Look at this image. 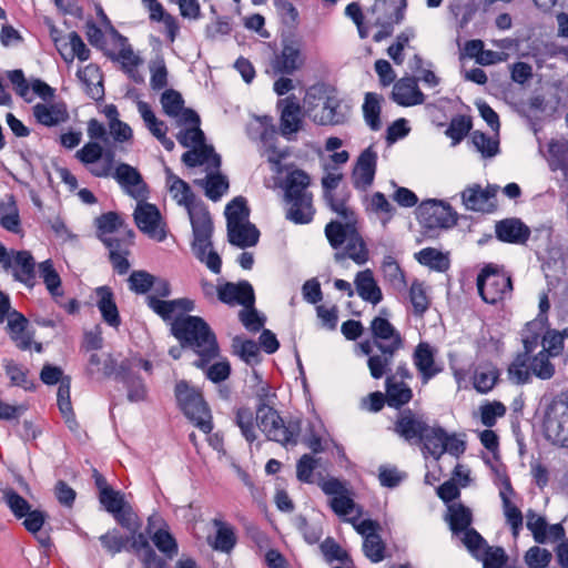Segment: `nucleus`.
Returning a JSON list of instances; mask_svg holds the SVG:
<instances>
[{
	"mask_svg": "<svg viewBox=\"0 0 568 568\" xmlns=\"http://www.w3.org/2000/svg\"><path fill=\"white\" fill-rule=\"evenodd\" d=\"M77 75L84 87L85 94L94 100L101 101L104 98L103 74L98 64L90 63L79 69Z\"/></svg>",
	"mask_w": 568,
	"mask_h": 568,
	"instance_id": "c756f323",
	"label": "nucleus"
},
{
	"mask_svg": "<svg viewBox=\"0 0 568 568\" xmlns=\"http://www.w3.org/2000/svg\"><path fill=\"white\" fill-rule=\"evenodd\" d=\"M447 433L442 427L427 426V430L423 433L418 440L424 455H430L435 459H439L446 453L445 442Z\"/></svg>",
	"mask_w": 568,
	"mask_h": 568,
	"instance_id": "c9c22d12",
	"label": "nucleus"
},
{
	"mask_svg": "<svg viewBox=\"0 0 568 568\" xmlns=\"http://www.w3.org/2000/svg\"><path fill=\"white\" fill-rule=\"evenodd\" d=\"M406 0H375L369 9L373 24L378 31L373 36L375 42H381L394 33V27L405 18Z\"/></svg>",
	"mask_w": 568,
	"mask_h": 568,
	"instance_id": "9b49d317",
	"label": "nucleus"
},
{
	"mask_svg": "<svg viewBox=\"0 0 568 568\" xmlns=\"http://www.w3.org/2000/svg\"><path fill=\"white\" fill-rule=\"evenodd\" d=\"M174 397L178 408L195 427L204 434L213 430L211 408L200 387L185 379L178 381L174 385Z\"/></svg>",
	"mask_w": 568,
	"mask_h": 568,
	"instance_id": "0eeeda50",
	"label": "nucleus"
},
{
	"mask_svg": "<svg viewBox=\"0 0 568 568\" xmlns=\"http://www.w3.org/2000/svg\"><path fill=\"white\" fill-rule=\"evenodd\" d=\"M527 528L531 531L532 537L538 544H546L548 541V523L545 517L536 514L529 509L527 511Z\"/></svg>",
	"mask_w": 568,
	"mask_h": 568,
	"instance_id": "0e129e2a",
	"label": "nucleus"
},
{
	"mask_svg": "<svg viewBox=\"0 0 568 568\" xmlns=\"http://www.w3.org/2000/svg\"><path fill=\"white\" fill-rule=\"evenodd\" d=\"M476 286L483 302L496 307H503L514 292L510 272L496 263L484 264L477 274Z\"/></svg>",
	"mask_w": 568,
	"mask_h": 568,
	"instance_id": "423d86ee",
	"label": "nucleus"
},
{
	"mask_svg": "<svg viewBox=\"0 0 568 568\" xmlns=\"http://www.w3.org/2000/svg\"><path fill=\"white\" fill-rule=\"evenodd\" d=\"M417 260L420 264L429 266L439 272H444L449 267L448 257L434 247L423 248L417 253Z\"/></svg>",
	"mask_w": 568,
	"mask_h": 568,
	"instance_id": "5fc2aeb1",
	"label": "nucleus"
},
{
	"mask_svg": "<svg viewBox=\"0 0 568 568\" xmlns=\"http://www.w3.org/2000/svg\"><path fill=\"white\" fill-rule=\"evenodd\" d=\"M171 333L182 347H190L197 354L195 366H204L220 355V346L215 333L200 316L185 315L171 323Z\"/></svg>",
	"mask_w": 568,
	"mask_h": 568,
	"instance_id": "20e7f679",
	"label": "nucleus"
},
{
	"mask_svg": "<svg viewBox=\"0 0 568 568\" xmlns=\"http://www.w3.org/2000/svg\"><path fill=\"white\" fill-rule=\"evenodd\" d=\"M423 234L429 239L437 237L443 230L457 224L458 215L452 206L439 200H425L418 207Z\"/></svg>",
	"mask_w": 568,
	"mask_h": 568,
	"instance_id": "1a4fd4ad",
	"label": "nucleus"
},
{
	"mask_svg": "<svg viewBox=\"0 0 568 568\" xmlns=\"http://www.w3.org/2000/svg\"><path fill=\"white\" fill-rule=\"evenodd\" d=\"M131 245H133V243H114L112 246H105L109 250V258L113 268L119 274H125L130 268L128 255Z\"/></svg>",
	"mask_w": 568,
	"mask_h": 568,
	"instance_id": "864d4df0",
	"label": "nucleus"
},
{
	"mask_svg": "<svg viewBox=\"0 0 568 568\" xmlns=\"http://www.w3.org/2000/svg\"><path fill=\"white\" fill-rule=\"evenodd\" d=\"M473 129V119L468 114H458L454 116L445 134L452 140L453 145L460 143Z\"/></svg>",
	"mask_w": 568,
	"mask_h": 568,
	"instance_id": "49530a36",
	"label": "nucleus"
},
{
	"mask_svg": "<svg viewBox=\"0 0 568 568\" xmlns=\"http://www.w3.org/2000/svg\"><path fill=\"white\" fill-rule=\"evenodd\" d=\"M508 376L517 385H524L531 379L530 357L518 353L508 365Z\"/></svg>",
	"mask_w": 568,
	"mask_h": 568,
	"instance_id": "37998d69",
	"label": "nucleus"
},
{
	"mask_svg": "<svg viewBox=\"0 0 568 568\" xmlns=\"http://www.w3.org/2000/svg\"><path fill=\"white\" fill-rule=\"evenodd\" d=\"M212 361H207L204 366H196L205 373V376L211 382L219 384L226 381L231 375V365L227 359H223L211 364Z\"/></svg>",
	"mask_w": 568,
	"mask_h": 568,
	"instance_id": "69168bd1",
	"label": "nucleus"
},
{
	"mask_svg": "<svg viewBox=\"0 0 568 568\" xmlns=\"http://www.w3.org/2000/svg\"><path fill=\"white\" fill-rule=\"evenodd\" d=\"M495 233L501 242L525 244L530 236V229L520 219L508 217L496 223Z\"/></svg>",
	"mask_w": 568,
	"mask_h": 568,
	"instance_id": "bb28decb",
	"label": "nucleus"
},
{
	"mask_svg": "<svg viewBox=\"0 0 568 568\" xmlns=\"http://www.w3.org/2000/svg\"><path fill=\"white\" fill-rule=\"evenodd\" d=\"M363 549L365 556L373 562H379L386 557V545L378 534H367Z\"/></svg>",
	"mask_w": 568,
	"mask_h": 568,
	"instance_id": "bf43d9fd",
	"label": "nucleus"
},
{
	"mask_svg": "<svg viewBox=\"0 0 568 568\" xmlns=\"http://www.w3.org/2000/svg\"><path fill=\"white\" fill-rule=\"evenodd\" d=\"M199 183L203 185L205 195L214 202L219 201L230 186L227 178L220 172L209 173L205 180Z\"/></svg>",
	"mask_w": 568,
	"mask_h": 568,
	"instance_id": "de8ad7c7",
	"label": "nucleus"
},
{
	"mask_svg": "<svg viewBox=\"0 0 568 568\" xmlns=\"http://www.w3.org/2000/svg\"><path fill=\"white\" fill-rule=\"evenodd\" d=\"M552 559L551 552L539 546L530 547L525 554V562L529 568H546Z\"/></svg>",
	"mask_w": 568,
	"mask_h": 568,
	"instance_id": "774afa93",
	"label": "nucleus"
},
{
	"mask_svg": "<svg viewBox=\"0 0 568 568\" xmlns=\"http://www.w3.org/2000/svg\"><path fill=\"white\" fill-rule=\"evenodd\" d=\"M113 176L132 197L136 200L145 197L148 187L141 173L135 168L126 163H120L115 168Z\"/></svg>",
	"mask_w": 568,
	"mask_h": 568,
	"instance_id": "b1692460",
	"label": "nucleus"
},
{
	"mask_svg": "<svg viewBox=\"0 0 568 568\" xmlns=\"http://www.w3.org/2000/svg\"><path fill=\"white\" fill-rule=\"evenodd\" d=\"M355 290L362 300L377 305L383 300V292L378 286L372 270L359 271L355 276Z\"/></svg>",
	"mask_w": 568,
	"mask_h": 568,
	"instance_id": "f704fd0d",
	"label": "nucleus"
},
{
	"mask_svg": "<svg viewBox=\"0 0 568 568\" xmlns=\"http://www.w3.org/2000/svg\"><path fill=\"white\" fill-rule=\"evenodd\" d=\"M180 122L189 125V128L181 130L176 134V139L181 145L189 148L191 145L205 143V134L200 126L201 119L196 111L193 109H185Z\"/></svg>",
	"mask_w": 568,
	"mask_h": 568,
	"instance_id": "cd10ccee",
	"label": "nucleus"
},
{
	"mask_svg": "<svg viewBox=\"0 0 568 568\" xmlns=\"http://www.w3.org/2000/svg\"><path fill=\"white\" fill-rule=\"evenodd\" d=\"M161 104L166 115L171 118H182L184 108V100L182 94L174 89H166L161 95Z\"/></svg>",
	"mask_w": 568,
	"mask_h": 568,
	"instance_id": "3c124183",
	"label": "nucleus"
},
{
	"mask_svg": "<svg viewBox=\"0 0 568 568\" xmlns=\"http://www.w3.org/2000/svg\"><path fill=\"white\" fill-rule=\"evenodd\" d=\"M413 361L424 383L440 372V368L435 363L434 348L426 342H420L415 347Z\"/></svg>",
	"mask_w": 568,
	"mask_h": 568,
	"instance_id": "7c9ffc66",
	"label": "nucleus"
},
{
	"mask_svg": "<svg viewBox=\"0 0 568 568\" xmlns=\"http://www.w3.org/2000/svg\"><path fill=\"white\" fill-rule=\"evenodd\" d=\"M217 298L227 305H247L255 303L253 286L247 281L225 282L216 287Z\"/></svg>",
	"mask_w": 568,
	"mask_h": 568,
	"instance_id": "5701e85b",
	"label": "nucleus"
},
{
	"mask_svg": "<svg viewBox=\"0 0 568 568\" xmlns=\"http://www.w3.org/2000/svg\"><path fill=\"white\" fill-rule=\"evenodd\" d=\"M499 187L497 185L488 184L483 189L479 184L467 186L462 192V201L467 210L474 212H493L495 204L493 200L496 197Z\"/></svg>",
	"mask_w": 568,
	"mask_h": 568,
	"instance_id": "aec40b11",
	"label": "nucleus"
},
{
	"mask_svg": "<svg viewBox=\"0 0 568 568\" xmlns=\"http://www.w3.org/2000/svg\"><path fill=\"white\" fill-rule=\"evenodd\" d=\"M447 521L454 535H459L470 528L473 523L471 510L464 504H453L448 507Z\"/></svg>",
	"mask_w": 568,
	"mask_h": 568,
	"instance_id": "a19ab883",
	"label": "nucleus"
},
{
	"mask_svg": "<svg viewBox=\"0 0 568 568\" xmlns=\"http://www.w3.org/2000/svg\"><path fill=\"white\" fill-rule=\"evenodd\" d=\"M385 394L387 405L392 408L403 410L402 408L413 399V390L403 381L396 379V375H387L385 379Z\"/></svg>",
	"mask_w": 568,
	"mask_h": 568,
	"instance_id": "72a5a7b5",
	"label": "nucleus"
},
{
	"mask_svg": "<svg viewBox=\"0 0 568 568\" xmlns=\"http://www.w3.org/2000/svg\"><path fill=\"white\" fill-rule=\"evenodd\" d=\"M146 304L155 314L166 322H173L176 317L185 316L194 308V302L186 297L164 301L156 296L148 295Z\"/></svg>",
	"mask_w": 568,
	"mask_h": 568,
	"instance_id": "412c9836",
	"label": "nucleus"
},
{
	"mask_svg": "<svg viewBox=\"0 0 568 568\" xmlns=\"http://www.w3.org/2000/svg\"><path fill=\"white\" fill-rule=\"evenodd\" d=\"M95 294L98 296L97 306L103 321L112 327H119L121 324V317L112 288L106 285L100 286L95 288Z\"/></svg>",
	"mask_w": 568,
	"mask_h": 568,
	"instance_id": "e433bc0d",
	"label": "nucleus"
},
{
	"mask_svg": "<svg viewBox=\"0 0 568 568\" xmlns=\"http://www.w3.org/2000/svg\"><path fill=\"white\" fill-rule=\"evenodd\" d=\"M225 216L227 225L248 221L250 209L246 199L243 196L234 197L225 207Z\"/></svg>",
	"mask_w": 568,
	"mask_h": 568,
	"instance_id": "052dcab7",
	"label": "nucleus"
},
{
	"mask_svg": "<svg viewBox=\"0 0 568 568\" xmlns=\"http://www.w3.org/2000/svg\"><path fill=\"white\" fill-rule=\"evenodd\" d=\"M550 355L542 349L536 355L530 356L531 376L542 381L550 379L556 373L555 365L550 362Z\"/></svg>",
	"mask_w": 568,
	"mask_h": 568,
	"instance_id": "8fccbe9b",
	"label": "nucleus"
},
{
	"mask_svg": "<svg viewBox=\"0 0 568 568\" xmlns=\"http://www.w3.org/2000/svg\"><path fill=\"white\" fill-rule=\"evenodd\" d=\"M544 426L555 444L568 448V390L554 396L547 404Z\"/></svg>",
	"mask_w": 568,
	"mask_h": 568,
	"instance_id": "9d476101",
	"label": "nucleus"
},
{
	"mask_svg": "<svg viewBox=\"0 0 568 568\" xmlns=\"http://www.w3.org/2000/svg\"><path fill=\"white\" fill-rule=\"evenodd\" d=\"M4 371L11 385L27 392H34L37 389L38 385L31 377L30 369L27 366L10 359L4 364Z\"/></svg>",
	"mask_w": 568,
	"mask_h": 568,
	"instance_id": "ea45409f",
	"label": "nucleus"
},
{
	"mask_svg": "<svg viewBox=\"0 0 568 568\" xmlns=\"http://www.w3.org/2000/svg\"><path fill=\"white\" fill-rule=\"evenodd\" d=\"M256 420L267 439L283 446L297 444L302 430L300 418H291L285 422L273 406L263 400L256 406Z\"/></svg>",
	"mask_w": 568,
	"mask_h": 568,
	"instance_id": "6e6552de",
	"label": "nucleus"
},
{
	"mask_svg": "<svg viewBox=\"0 0 568 568\" xmlns=\"http://www.w3.org/2000/svg\"><path fill=\"white\" fill-rule=\"evenodd\" d=\"M377 168V153L373 146L361 152L352 169L351 179L355 189L367 191L375 179Z\"/></svg>",
	"mask_w": 568,
	"mask_h": 568,
	"instance_id": "a211bd4d",
	"label": "nucleus"
},
{
	"mask_svg": "<svg viewBox=\"0 0 568 568\" xmlns=\"http://www.w3.org/2000/svg\"><path fill=\"white\" fill-rule=\"evenodd\" d=\"M168 184L173 197L180 205H183L190 217L193 232L192 245L197 250V255L202 258L212 246L211 236L213 233V222L207 207L196 196L190 185L178 175L170 174Z\"/></svg>",
	"mask_w": 568,
	"mask_h": 568,
	"instance_id": "7ed1b4c3",
	"label": "nucleus"
},
{
	"mask_svg": "<svg viewBox=\"0 0 568 568\" xmlns=\"http://www.w3.org/2000/svg\"><path fill=\"white\" fill-rule=\"evenodd\" d=\"M121 42V49L116 54V60L121 61L122 69L126 73L135 71L140 64V58L134 53L132 47L128 43V39L121 34L118 36Z\"/></svg>",
	"mask_w": 568,
	"mask_h": 568,
	"instance_id": "338daca9",
	"label": "nucleus"
},
{
	"mask_svg": "<svg viewBox=\"0 0 568 568\" xmlns=\"http://www.w3.org/2000/svg\"><path fill=\"white\" fill-rule=\"evenodd\" d=\"M369 334L371 338L358 343V349L367 356L371 376L379 379L389 375V366L396 354L404 348L405 339L400 332L383 316H375L371 321ZM393 375H396V379L403 381V383L413 377L405 363L399 364Z\"/></svg>",
	"mask_w": 568,
	"mask_h": 568,
	"instance_id": "f257e3e1",
	"label": "nucleus"
},
{
	"mask_svg": "<svg viewBox=\"0 0 568 568\" xmlns=\"http://www.w3.org/2000/svg\"><path fill=\"white\" fill-rule=\"evenodd\" d=\"M32 114L38 124L47 128L58 126L69 121L70 114L64 102L37 103Z\"/></svg>",
	"mask_w": 568,
	"mask_h": 568,
	"instance_id": "a878e982",
	"label": "nucleus"
},
{
	"mask_svg": "<svg viewBox=\"0 0 568 568\" xmlns=\"http://www.w3.org/2000/svg\"><path fill=\"white\" fill-rule=\"evenodd\" d=\"M409 300L416 315H423L429 307L430 301L422 282L414 280L409 287Z\"/></svg>",
	"mask_w": 568,
	"mask_h": 568,
	"instance_id": "e2e57ef3",
	"label": "nucleus"
},
{
	"mask_svg": "<svg viewBox=\"0 0 568 568\" xmlns=\"http://www.w3.org/2000/svg\"><path fill=\"white\" fill-rule=\"evenodd\" d=\"M75 158L87 168L95 178H108L112 174L115 163V154L111 149L104 150L103 146L90 141L75 152Z\"/></svg>",
	"mask_w": 568,
	"mask_h": 568,
	"instance_id": "ddd939ff",
	"label": "nucleus"
},
{
	"mask_svg": "<svg viewBox=\"0 0 568 568\" xmlns=\"http://www.w3.org/2000/svg\"><path fill=\"white\" fill-rule=\"evenodd\" d=\"M500 375V369L494 363H480L471 373V385L477 393L488 394L499 384Z\"/></svg>",
	"mask_w": 568,
	"mask_h": 568,
	"instance_id": "c85d7f7f",
	"label": "nucleus"
},
{
	"mask_svg": "<svg viewBox=\"0 0 568 568\" xmlns=\"http://www.w3.org/2000/svg\"><path fill=\"white\" fill-rule=\"evenodd\" d=\"M39 272L49 293L53 297L60 295L61 293L59 290L61 287V277L57 272L52 260L49 258L41 262L39 264Z\"/></svg>",
	"mask_w": 568,
	"mask_h": 568,
	"instance_id": "6e6d98bb",
	"label": "nucleus"
},
{
	"mask_svg": "<svg viewBox=\"0 0 568 568\" xmlns=\"http://www.w3.org/2000/svg\"><path fill=\"white\" fill-rule=\"evenodd\" d=\"M305 62L303 54V47L300 41L290 40L284 43L282 51L276 54L273 68L276 72L282 74H294L300 70Z\"/></svg>",
	"mask_w": 568,
	"mask_h": 568,
	"instance_id": "4be33fe9",
	"label": "nucleus"
},
{
	"mask_svg": "<svg viewBox=\"0 0 568 568\" xmlns=\"http://www.w3.org/2000/svg\"><path fill=\"white\" fill-rule=\"evenodd\" d=\"M363 112L366 123L374 131L381 128V100L378 94L368 92L365 94Z\"/></svg>",
	"mask_w": 568,
	"mask_h": 568,
	"instance_id": "603ef678",
	"label": "nucleus"
},
{
	"mask_svg": "<svg viewBox=\"0 0 568 568\" xmlns=\"http://www.w3.org/2000/svg\"><path fill=\"white\" fill-rule=\"evenodd\" d=\"M471 142L484 158H493L499 152V141L481 131L473 132Z\"/></svg>",
	"mask_w": 568,
	"mask_h": 568,
	"instance_id": "680f3d73",
	"label": "nucleus"
},
{
	"mask_svg": "<svg viewBox=\"0 0 568 568\" xmlns=\"http://www.w3.org/2000/svg\"><path fill=\"white\" fill-rule=\"evenodd\" d=\"M234 414V422L240 427L242 435L248 443H253L257 438L255 432L256 415L250 407L245 406L237 407Z\"/></svg>",
	"mask_w": 568,
	"mask_h": 568,
	"instance_id": "c03bdc74",
	"label": "nucleus"
},
{
	"mask_svg": "<svg viewBox=\"0 0 568 568\" xmlns=\"http://www.w3.org/2000/svg\"><path fill=\"white\" fill-rule=\"evenodd\" d=\"M7 317H9V335L17 347L21 351L30 349L32 347V333L28 331L27 317L18 311L9 312Z\"/></svg>",
	"mask_w": 568,
	"mask_h": 568,
	"instance_id": "473e14b6",
	"label": "nucleus"
},
{
	"mask_svg": "<svg viewBox=\"0 0 568 568\" xmlns=\"http://www.w3.org/2000/svg\"><path fill=\"white\" fill-rule=\"evenodd\" d=\"M70 385L71 378L70 376H65L62 383L59 385L57 393V404L65 422H69L74 418L70 395Z\"/></svg>",
	"mask_w": 568,
	"mask_h": 568,
	"instance_id": "4d7b16f0",
	"label": "nucleus"
},
{
	"mask_svg": "<svg viewBox=\"0 0 568 568\" xmlns=\"http://www.w3.org/2000/svg\"><path fill=\"white\" fill-rule=\"evenodd\" d=\"M193 150L186 151L182 155V161L190 168L202 165L210 158L213 160V165L219 168L221 165V158L214 152V148L207 144H196Z\"/></svg>",
	"mask_w": 568,
	"mask_h": 568,
	"instance_id": "79ce46f5",
	"label": "nucleus"
},
{
	"mask_svg": "<svg viewBox=\"0 0 568 568\" xmlns=\"http://www.w3.org/2000/svg\"><path fill=\"white\" fill-rule=\"evenodd\" d=\"M13 276L17 281L28 287H33L37 283L36 261L29 251H18L12 257Z\"/></svg>",
	"mask_w": 568,
	"mask_h": 568,
	"instance_id": "2f4dec72",
	"label": "nucleus"
},
{
	"mask_svg": "<svg viewBox=\"0 0 568 568\" xmlns=\"http://www.w3.org/2000/svg\"><path fill=\"white\" fill-rule=\"evenodd\" d=\"M480 422L484 426L491 428L497 419L507 413V407L499 400L487 402L479 407Z\"/></svg>",
	"mask_w": 568,
	"mask_h": 568,
	"instance_id": "13d9d810",
	"label": "nucleus"
},
{
	"mask_svg": "<svg viewBox=\"0 0 568 568\" xmlns=\"http://www.w3.org/2000/svg\"><path fill=\"white\" fill-rule=\"evenodd\" d=\"M321 488L324 494L332 496L329 507L336 515L347 516L353 513L355 501L344 481L331 477L321 484Z\"/></svg>",
	"mask_w": 568,
	"mask_h": 568,
	"instance_id": "6ab92c4d",
	"label": "nucleus"
},
{
	"mask_svg": "<svg viewBox=\"0 0 568 568\" xmlns=\"http://www.w3.org/2000/svg\"><path fill=\"white\" fill-rule=\"evenodd\" d=\"M138 109L145 123V126L151 132V134L156 139L164 138V134H166L169 130L166 123L158 119V116L146 102L139 101Z\"/></svg>",
	"mask_w": 568,
	"mask_h": 568,
	"instance_id": "09e8293b",
	"label": "nucleus"
},
{
	"mask_svg": "<svg viewBox=\"0 0 568 568\" xmlns=\"http://www.w3.org/2000/svg\"><path fill=\"white\" fill-rule=\"evenodd\" d=\"M213 525L216 528V532L213 539L207 538L209 545L214 550L230 554L237 542L234 527L221 519H213Z\"/></svg>",
	"mask_w": 568,
	"mask_h": 568,
	"instance_id": "58836bf2",
	"label": "nucleus"
},
{
	"mask_svg": "<svg viewBox=\"0 0 568 568\" xmlns=\"http://www.w3.org/2000/svg\"><path fill=\"white\" fill-rule=\"evenodd\" d=\"M344 174L329 173L322 178L323 199L327 207L338 216L325 226L329 245L337 250L361 230L358 214L351 204L352 192L347 186L338 189Z\"/></svg>",
	"mask_w": 568,
	"mask_h": 568,
	"instance_id": "f03ea898",
	"label": "nucleus"
},
{
	"mask_svg": "<svg viewBox=\"0 0 568 568\" xmlns=\"http://www.w3.org/2000/svg\"><path fill=\"white\" fill-rule=\"evenodd\" d=\"M99 501L104 509L112 514L115 521L124 529L133 534L142 527V521L132 508L126 504L124 496L112 489H104L102 495H99Z\"/></svg>",
	"mask_w": 568,
	"mask_h": 568,
	"instance_id": "4468645a",
	"label": "nucleus"
},
{
	"mask_svg": "<svg viewBox=\"0 0 568 568\" xmlns=\"http://www.w3.org/2000/svg\"><path fill=\"white\" fill-rule=\"evenodd\" d=\"M427 426L423 415L406 408L397 414L393 430L406 442L417 444L423 433L427 430Z\"/></svg>",
	"mask_w": 568,
	"mask_h": 568,
	"instance_id": "dca6fc26",
	"label": "nucleus"
},
{
	"mask_svg": "<svg viewBox=\"0 0 568 568\" xmlns=\"http://www.w3.org/2000/svg\"><path fill=\"white\" fill-rule=\"evenodd\" d=\"M229 242L237 247L245 248L257 244L260 232L248 221L227 225Z\"/></svg>",
	"mask_w": 568,
	"mask_h": 568,
	"instance_id": "4c0bfd02",
	"label": "nucleus"
},
{
	"mask_svg": "<svg viewBox=\"0 0 568 568\" xmlns=\"http://www.w3.org/2000/svg\"><path fill=\"white\" fill-rule=\"evenodd\" d=\"M134 221L138 229L149 237L159 242L166 237L165 223L156 205L139 203L134 211Z\"/></svg>",
	"mask_w": 568,
	"mask_h": 568,
	"instance_id": "2eb2a0df",
	"label": "nucleus"
},
{
	"mask_svg": "<svg viewBox=\"0 0 568 568\" xmlns=\"http://www.w3.org/2000/svg\"><path fill=\"white\" fill-rule=\"evenodd\" d=\"M276 108L280 111V130L284 136L292 135L302 129L304 110L294 94L280 99Z\"/></svg>",
	"mask_w": 568,
	"mask_h": 568,
	"instance_id": "f3484780",
	"label": "nucleus"
},
{
	"mask_svg": "<svg viewBox=\"0 0 568 568\" xmlns=\"http://www.w3.org/2000/svg\"><path fill=\"white\" fill-rule=\"evenodd\" d=\"M97 237L104 246L114 243H133L134 232L129 227L123 215L116 211H109L94 219Z\"/></svg>",
	"mask_w": 568,
	"mask_h": 568,
	"instance_id": "f8f14e48",
	"label": "nucleus"
},
{
	"mask_svg": "<svg viewBox=\"0 0 568 568\" xmlns=\"http://www.w3.org/2000/svg\"><path fill=\"white\" fill-rule=\"evenodd\" d=\"M310 184V175L301 169L291 171L286 176L284 187L286 219L296 224H307L314 217L313 194L307 191Z\"/></svg>",
	"mask_w": 568,
	"mask_h": 568,
	"instance_id": "39448f33",
	"label": "nucleus"
},
{
	"mask_svg": "<svg viewBox=\"0 0 568 568\" xmlns=\"http://www.w3.org/2000/svg\"><path fill=\"white\" fill-rule=\"evenodd\" d=\"M390 98L400 106H413L425 102V95L415 77H404L394 82Z\"/></svg>",
	"mask_w": 568,
	"mask_h": 568,
	"instance_id": "393cba45",
	"label": "nucleus"
},
{
	"mask_svg": "<svg viewBox=\"0 0 568 568\" xmlns=\"http://www.w3.org/2000/svg\"><path fill=\"white\" fill-rule=\"evenodd\" d=\"M345 255L358 265H363L369 260V251L361 234V230L356 236L354 235L346 242L345 253L336 254V257H344Z\"/></svg>",
	"mask_w": 568,
	"mask_h": 568,
	"instance_id": "a18cd8bd",
	"label": "nucleus"
}]
</instances>
